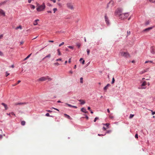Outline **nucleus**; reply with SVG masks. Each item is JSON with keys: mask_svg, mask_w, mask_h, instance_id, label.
<instances>
[{"mask_svg": "<svg viewBox=\"0 0 155 155\" xmlns=\"http://www.w3.org/2000/svg\"><path fill=\"white\" fill-rule=\"evenodd\" d=\"M47 80L49 81H51L52 79L49 77V76H47L46 77H43L40 78L38 79V81H43Z\"/></svg>", "mask_w": 155, "mask_h": 155, "instance_id": "f257e3e1", "label": "nucleus"}, {"mask_svg": "<svg viewBox=\"0 0 155 155\" xmlns=\"http://www.w3.org/2000/svg\"><path fill=\"white\" fill-rule=\"evenodd\" d=\"M119 55L120 56L124 57L125 58H128L130 57L129 54L127 52H124L122 50H120L119 53Z\"/></svg>", "mask_w": 155, "mask_h": 155, "instance_id": "f03ea898", "label": "nucleus"}, {"mask_svg": "<svg viewBox=\"0 0 155 155\" xmlns=\"http://www.w3.org/2000/svg\"><path fill=\"white\" fill-rule=\"evenodd\" d=\"M45 3H43L42 5L38 6L37 8V10L39 12L42 11L45 8Z\"/></svg>", "mask_w": 155, "mask_h": 155, "instance_id": "7ed1b4c3", "label": "nucleus"}, {"mask_svg": "<svg viewBox=\"0 0 155 155\" xmlns=\"http://www.w3.org/2000/svg\"><path fill=\"white\" fill-rule=\"evenodd\" d=\"M129 16V14L128 13H122L120 15V18L122 19H124L126 18Z\"/></svg>", "mask_w": 155, "mask_h": 155, "instance_id": "20e7f679", "label": "nucleus"}, {"mask_svg": "<svg viewBox=\"0 0 155 155\" xmlns=\"http://www.w3.org/2000/svg\"><path fill=\"white\" fill-rule=\"evenodd\" d=\"M67 7L71 10L74 9V7L72 4L71 3H68L67 4Z\"/></svg>", "mask_w": 155, "mask_h": 155, "instance_id": "39448f33", "label": "nucleus"}, {"mask_svg": "<svg viewBox=\"0 0 155 155\" xmlns=\"http://www.w3.org/2000/svg\"><path fill=\"white\" fill-rule=\"evenodd\" d=\"M116 12L120 16V15L122 14V10L120 9H118L116 10Z\"/></svg>", "mask_w": 155, "mask_h": 155, "instance_id": "423d86ee", "label": "nucleus"}, {"mask_svg": "<svg viewBox=\"0 0 155 155\" xmlns=\"http://www.w3.org/2000/svg\"><path fill=\"white\" fill-rule=\"evenodd\" d=\"M150 52H151L154 54L155 53V47H152L150 48Z\"/></svg>", "mask_w": 155, "mask_h": 155, "instance_id": "0eeeda50", "label": "nucleus"}, {"mask_svg": "<svg viewBox=\"0 0 155 155\" xmlns=\"http://www.w3.org/2000/svg\"><path fill=\"white\" fill-rule=\"evenodd\" d=\"M105 20L106 21V23L107 24L109 25V20L108 19V18L107 16L106 15H105Z\"/></svg>", "mask_w": 155, "mask_h": 155, "instance_id": "6e6552de", "label": "nucleus"}, {"mask_svg": "<svg viewBox=\"0 0 155 155\" xmlns=\"http://www.w3.org/2000/svg\"><path fill=\"white\" fill-rule=\"evenodd\" d=\"M66 104L68 105V106L70 107H72L74 108H77V107L76 106L72 105L71 104H69L68 103H66Z\"/></svg>", "mask_w": 155, "mask_h": 155, "instance_id": "1a4fd4ad", "label": "nucleus"}, {"mask_svg": "<svg viewBox=\"0 0 155 155\" xmlns=\"http://www.w3.org/2000/svg\"><path fill=\"white\" fill-rule=\"evenodd\" d=\"M147 85V82L146 81H144L141 84V86L142 87V89H145L146 87H143Z\"/></svg>", "mask_w": 155, "mask_h": 155, "instance_id": "9d476101", "label": "nucleus"}, {"mask_svg": "<svg viewBox=\"0 0 155 155\" xmlns=\"http://www.w3.org/2000/svg\"><path fill=\"white\" fill-rule=\"evenodd\" d=\"M1 104L3 105L5 107V110H7L8 109V107H7V105L4 103H2Z\"/></svg>", "mask_w": 155, "mask_h": 155, "instance_id": "9b49d317", "label": "nucleus"}, {"mask_svg": "<svg viewBox=\"0 0 155 155\" xmlns=\"http://www.w3.org/2000/svg\"><path fill=\"white\" fill-rule=\"evenodd\" d=\"M0 13L4 16H5V12L2 9H0Z\"/></svg>", "mask_w": 155, "mask_h": 155, "instance_id": "f8f14e48", "label": "nucleus"}, {"mask_svg": "<svg viewBox=\"0 0 155 155\" xmlns=\"http://www.w3.org/2000/svg\"><path fill=\"white\" fill-rule=\"evenodd\" d=\"M39 19L35 20L33 22V25H38V21H39Z\"/></svg>", "mask_w": 155, "mask_h": 155, "instance_id": "ddd939ff", "label": "nucleus"}, {"mask_svg": "<svg viewBox=\"0 0 155 155\" xmlns=\"http://www.w3.org/2000/svg\"><path fill=\"white\" fill-rule=\"evenodd\" d=\"M152 29V27H150L145 29L143 31H147Z\"/></svg>", "mask_w": 155, "mask_h": 155, "instance_id": "4468645a", "label": "nucleus"}, {"mask_svg": "<svg viewBox=\"0 0 155 155\" xmlns=\"http://www.w3.org/2000/svg\"><path fill=\"white\" fill-rule=\"evenodd\" d=\"M64 115L65 116V117L68 118V119L70 120H71L72 118L71 117L68 115H67L66 114H64Z\"/></svg>", "mask_w": 155, "mask_h": 155, "instance_id": "2eb2a0df", "label": "nucleus"}, {"mask_svg": "<svg viewBox=\"0 0 155 155\" xmlns=\"http://www.w3.org/2000/svg\"><path fill=\"white\" fill-rule=\"evenodd\" d=\"M81 110L82 112L85 113H87V112L86 111V109L84 107L82 108Z\"/></svg>", "mask_w": 155, "mask_h": 155, "instance_id": "dca6fc26", "label": "nucleus"}, {"mask_svg": "<svg viewBox=\"0 0 155 155\" xmlns=\"http://www.w3.org/2000/svg\"><path fill=\"white\" fill-rule=\"evenodd\" d=\"M51 57V54H48V55L46 56L43 59V60H44L46 58H50Z\"/></svg>", "mask_w": 155, "mask_h": 155, "instance_id": "f3484780", "label": "nucleus"}, {"mask_svg": "<svg viewBox=\"0 0 155 155\" xmlns=\"http://www.w3.org/2000/svg\"><path fill=\"white\" fill-rule=\"evenodd\" d=\"M79 101L81 102V104H84L85 103V102L83 100H78Z\"/></svg>", "mask_w": 155, "mask_h": 155, "instance_id": "a211bd4d", "label": "nucleus"}, {"mask_svg": "<svg viewBox=\"0 0 155 155\" xmlns=\"http://www.w3.org/2000/svg\"><path fill=\"white\" fill-rule=\"evenodd\" d=\"M26 103H15V105H21V104H26Z\"/></svg>", "mask_w": 155, "mask_h": 155, "instance_id": "6ab92c4d", "label": "nucleus"}, {"mask_svg": "<svg viewBox=\"0 0 155 155\" xmlns=\"http://www.w3.org/2000/svg\"><path fill=\"white\" fill-rule=\"evenodd\" d=\"M109 117L110 119H113L114 118V117L112 115V114H110L109 115Z\"/></svg>", "mask_w": 155, "mask_h": 155, "instance_id": "aec40b11", "label": "nucleus"}, {"mask_svg": "<svg viewBox=\"0 0 155 155\" xmlns=\"http://www.w3.org/2000/svg\"><path fill=\"white\" fill-rule=\"evenodd\" d=\"M21 82V81H20V80H19L18 81V82L17 83H16V84H13L12 85V86H16V85H17L19 83H20Z\"/></svg>", "mask_w": 155, "mask_h": 155, "instance_id": "412c9836", "label": "nucleus"}, {"mask_svg": "<svg viewBox=\"0 0 155 155\" xmlns=\"http://www.w3.org/2000/svg\"><path fill=\"white\" fill-rule=\"evenodd\" d=\"M31 53L29 54V55H28L24 59V60L25 61L28 58L30 57L31 56Z\"/></svg>", "mask_w": 155, "mask_h": 155, "instance_id": "4be33fe9", "label": "nucleus"}, {"mask_svg": "<svg viewBox=\"0 0 155 155\" xmlns=\"http://www.w3.org/2000/svg\"><path fill=\"white\" fill-rule=\"evenodd\" d=\"M145 72H146V71H144V70L142 71H140L139 73L140 74H143L145 73Z\"/></svg>", "mask_w": 155, "mask_h": 155, "instance_id": "5701e85b", "label": "nucleus"}, {"mask_svg": "<svg viewBox=\"0 0 155 155\" xmlns=\"http://www.w3.org/2000/svg\"><path fill=\"white\" fill-rule=\"evenodd\" d=\"M25 124V121H22L21 122V124L22 125L24 126Z\"/></svg>", "mask_w": 155, "mask_h": 155, "instance_id": "b1692460", "label": "nucleus"}, {"mask_svg": "<svg viewBox=\"0 0 155 155\" xmlns=\"http://www.w3.org/2000/svg\"><path fill=\"white\" fill-rule=\"evenodd\" d=\"M57 51L58 52V55H61V52H60V50L59 49H57Z\"/></svg>", "mask_w": 155, "mask_h": 155, "instance_id": "393cba45", "label": "nucleus"}, {"mask_svg": "<svg viewBox=\"0 0 155 155\" xmlns=\"http://www.w3.org/2000/svg\"><path fill=\"white\" fill-rule=\"evenodd\" d=\"M18 29H22V27L21 25H20L18 27H17L16 28V30H17Z\"/></svg>", "mask_w": 155, "mask_h": 155, "instance_id": "a878e982", "label": "nucleus"}, {"mask_svg": "<svg viewBox=\"0 0 155 155\" xmlns=\"http://www.w3.org/2000/svg\"><path fill=\"white\" fill-rule=\"evenodd\" d=\"M148 63H153V62L152 61H146L145 62V64Z\"/></svg>", "mask_w": 155, "mask_h": 155, "instance_id": "bb28decb", "label": "nucleus"}, {"mask_svg": "<svg viewBox=\"0 0 155 155\" xmlns=\"http://www.w3.org/2000/svg\"><path fill=\"white\" fill-rule=\"evenodd\" d=\"M134 114H130V117H129V118L130 119H131V118H132L134 116Z\"/></svg>", "mask_w": 155, "mask_h": 155, "instance_id": "cd10ccee", "label": "nucleus"}, {"mask_svg": "<svg viewBox=\"0 0 155 155\" xmlns=\"http://www.w3.org/2000/svg\"><path fill=\"white\" fill-rule=\"evenodd\" d=\"M114 82H115L114 78H112V81L111 83V84H114Z\"/></svg>", "mask_w": 155, "mask_h": 155, "instance_id": "c85d7f7f", "label": "nucleus"}, {"mask_svg": "<svg viewBox=\"0 0 155 155\" xmlns=\"http://www.w3.org/2000/svg\"><path fill=\"white\" fill-rule=\"evenodd\" d=\"M103 125L106 126L107 127H108L110 124L109 123H106L105 124H103Z\"/></svg>", "mask_w": 155, "mask_h": 155, "instance_id": "c756f323", "label": "nucleus"}, {"mask_svg": "<svg viewBox=\"0 0 155 155\" xmlns=\"http://www.w3.org/2000/svg\"><path fill=\"white\" fill-rule=\"evenodd\" d=\"M10 74L6 71L5 72V76L6 77H7L8 75Z\"/></svg>", "mask_w": 155, "mask_h": 155, "instance_id": "7c9ffc66", "label": "nucleus"}, {"mask_svg": "<svg viewBox=\"0 0 155 155\" xmlns=\"http://www.w3.org/2000/svg\"><path fill=\"white\" fill-rule=\"evenodd\" d=\"M111 132H112V130H107V132H106V133H105V134H106V133H107V134H109V133H110Z\"/></svg>", "mask_w": 155, "mask_h": 155, "instance_id": "2f4dec72", "label": "nucleus"}, {"mask_svg": "<svg viewBox=\"0 0 155 155\" xmlns=\"http://www.w3.org/2000/svg\"><path fill=\"white\" fill-rule=\"evenodd\" d=\"M87 54L88 55H89L90 53V50L88 49H87Z\"/></svg>", "mask_w": 155, "mask_h": 155, "instance_id": "473e14b6", "label": "nucleus"}, {"mask_svg": "<svg viewBox=\"0 0 155 155\" xmlns=\"http://www.w3.org/2000/svg\"><path fill=\"white\" fill-rule=\"evenodd\" d=\"M108 87H107V86H106L104 87V90L105 91H106L107 90V89H108Z\"/></svg>", "mask_w": 155, "mask_h": 155, "instance_id": "72a5a7b5", "label": "nucleus"}, {"mask_svg": "<svg viewBox=\"0 0 155 155\" xmlns=\"http://www.w3.org/2000/svg\"><path fill=\"white\" fill-rule=\"evenodd\" d=\"M45 116H47V117H52V116H50V115H49V114L48 113H47V114H45Z\"/></svg>", "mask_w": 155, "mask_h": 155, "instance_id": "f704fd0d", "label": "nucleus"}, {"mask_svg": "<svg viewBox=\"0 0 155 155\" xmlns=\"http://www.w3.org/2000/svg\"><path fill=\"white\" fill-rule=\"evenodd\" d=\"M83 78H81L80 79V82L81 83H83Z\"/></svg>", "mask_w": 155, "mask_h": 155, "instance_id": "c9c22d12", "label": "nucleus"}, {"mask_svg": "<svg viewBox=\"0 0 155 155\" xmlns=\"http://www.w3.org/2000/svg\"><path fill=\"white\" fill-rule=\"evenodd\" d=\"M64 44V42H62L61 44H60L59 45V47H61V46L62 45H63Z\"/></svg>", "mask_w": 155, "mask_h": 155, "instance_id": "e433bc0d", "label": "nucleus"}, {"mask_svg": "<svg viewBox=\"0 0 155 155\" xmlns=\"http://www.w3.org/2000/svg\"><path fill=\"white\" fill-rule=\"evenodd\" d=\"M149 1L150 2L152 3H155V0H149Z\"/></svg>", "mask_w": 155, "mask_h": 155, "instance_id": "4c0bfd02", "label": "nucleus"}, {"mask_svg": "<svg viewBox=\"0 0 155 155\" xmlns=\"http://www.w3.org/2000/svg\"><path fill=\"white\" fill-rule=\"evenodd\" d=\"M127 35H130V31H128L127 32Z\"/></svg>", "mask_w": 155, "mask_h": 155, "instance_id": "58836bf2", "label": "nucleus"}, {"mask_svg": "<svg viewBox=\"0 0 155 155\" xmlns=\"http://www.w3.org/2000/svg\"><path fill=\"white\" fill-rule=\"evenodd\" d=\"M98 118L97 117H96L94 118V122H95L98 119Z\"/></svg>", "mask_w": 155, "mask_h": 155, "instance_id": "ea45409f", "label": "nucleus"}, {"mask_svg": "<svg viewBox=\"0 0 155 155\" xmlns=\"http://www.w3.org/2000/svg\"><path fill=\"white\" fill-rule=\"evenodd\" d=\"M77 46L78 47V48H79L81 46V44L80 43H77Z\"/></svg>", "mask_w": 155, "mask_h": 155, "instance_id": "a19ab883", "label": "nucleus"}, {"mask_svg": "<svg viewBox=\"0 0 155 155\" xmlns=\"http://www.w3.org/2000/svg\"><path fill=\"white\" fill-rule=\"evenodd\" d=\"M53 11H54V13L57 10V9L56 8H54L53 9Z\"/></svg>", "mask_w": 155, "mask_h": 155, "instance_id": "79ce46f5", "label": "nucleus"}, {"mask_svg": "<svg viewBox=\"0 0 155 155\" xmlns=\"http://www.w3.org/2000/svg\"><path fill=\"white\" fill-rule=\"evenodd\" d=\"M150 110L151 112H152V114L153 115L155 114V111H153L152 110Z\"/></svg>", "mask_w": 155, "mask_h": 155, "instance_id": "37998d69", "label": "nucleus"}, {"mask_svg": "<svg viewBox=\"0 0 155 155\" xmlns=\"http://www.w3.org/2000/svg\"><path fill=\"white\" fill-rule=\"evenodd\" d=\"M68 47L70 49H73L74 48V47L72 46H68Z\"/></svg>", "mask_w": 155, "mask_h": 155, "instance_id": "c03bdc74", "label": "nucleus"}, {"mask_svg": "<svg viewBox=\"0 0 155 155\" xmlns=\"http://www.w3.org/2000/svg\"><path fill=\"white\" fill-rule=\"evenodd\" d=\"M135 138H137H137H138V134H135Z\"/></svg>", "mask_w": 155, "mask_h": 155, "instance_id": "a18cd8bd", "label": "nucleus"}, {"mask_svg": "<svg viewBox=\"0 0 155 155\" xmlns=\"http://www.w3.org/2000/svg\"><path fill=\"white\" fill-rule=\"evenodd\" d=\"M24 43V41H21L20 42V45H22Z\"/></svg>", "mask_w": 155, "mask_h": 155, "instance_id": "49530a36", "label": "nucleus"}, {"mask_svg": "<svg viewBox=\"0 0 155 155\" xmlns=\"http://www.w3.org/2000/svg\"><path fill=\"white\" fill-rule=\"evenodd\" d=\"M31 8L33 9H34L35 8V6L33 5H31Z\"/></svg>", "mask_w": 155, "mask_h": 155, "instance_id": "de8ad7c7", "label": "nucleus"}, {"mask_svg": "<svg viewBox=\"0 0 155 155\" xmlns=\"http://www.w3.org/2000/svg\"><path fill=\"white\" fill-rule=\"evenodd\" d=\"M54 65H58H58H59V63H58V62H56V63H54Z\"/></svg>", "mask_w": 155, "mask_h": 155, "instance_id": "09e8293b", "label": "nucleus"}, {"mask_svg": "<svg viewBox=\"0 0 155 155\" xmlns=\"http://www.w3.org/2000/svg\"><path fill=\"white\" fill-rule=\"evenodd\" d=\"M61 61V58H59V59H57L56 60V61Z\"/></svg>", "mask_w": 155, "mask_h": 155, "instance_id": "8fccbe9b", "label": "nucleus"}, {"mask_svg": "<svg viewBox=\"0 0 155 155\" xmlns=\"http://www.w3.org/2000/svg\"><path fill=\"white\" fill-rule=\"evenodd\" d=\"M145 71H146V72L147 71L149 70V68H146V69L144 70Z\"/></svg>", "mask_w": 155, "mask_h": 155, "instance_id": "3c124183", "label": "nucleus"}, {"mask_svg": "<svg viewBox=\"0 0 155 155\" xmlns=\"http://www.w3.org/2000/svg\"><path fill=\"white\" fill-rule=\"evenodd\" d=\"M3 55V53L0 51V56H2Z\"/></svg>", "mask_w": 155, "mask_h": 155, "instance_id": "603ef678", "label": "nucleus"}, {"mask_svg": "<svg viewBox=\"0 0 155 155\" xmlns=\"http://www.w3.org/2000/svg\"><path fill=\"white\" fill-rule=\"evenodd\" d=\"M3 37V35H0V39H2V38Z\"/></svg>", "mask_w": 155, "mask_h": 155, "instance_id": "864d4df0", "label": "nucleus"}, {"mask_svg": "<svg viewBox=\"0 0 155 155\" xmlns=\"http://www.w3.org/2000/svg\"><path fill=\"white\" fill-rule=\"evenodd\" d=\"M105 134H98V135L99 136H101L105 135Z\"/></svg>", "mask_w": 155, "mask_h": 155, "instance_id": "5fc2aeb1", "label": "nucleus"}, {"mask_svg": "<svg viewBox=\"0 0 155 155\" xmlns=\"http://www.w3.org/2000/svg\"><path fill=\"white\" fill-rule=\"evenodd\" d=\"M57 4L59 6H61V3H58Z\"/></svg>", "mask_w": 155, "mask_h": 155, "instance_id": "6e6d98bb", "label": "nucleus"}, {"mask_svg": "<svg viewBox=\"0 0 155 155\" xmlns=\"http://www.w3.org/2000/svg\"><path fill=\"white\" fill-rule=\"evenodd\" d=\"M71 58H70L69 60H68V62L70 63H71Z\"/></svg>", "mask_w": 155, "mask_h": 155, "instance_id": "4d7b16f0", "label": "nucleus"}, {"mask_svg": "<svg viewBox=\"0 0 155 155\" xmlns=\"http://www.w3.org/2000/svg\"><path fill=\"white\" fill-rule=\"evenodd\" d=\"M11 114L12 115H14V116H15V114H14V112H12L11 113Z\"/></svg>", "mask_w": 155, "mask_h": 155, "instance_id": "13d9d810", "label": "nucleus"}, {"mask_svg": "<svg viewBox=\"0 0 155 155\" xmlns=\"http://www.w3.org/2000/svg\"><path fill=\"white\" fill-rule=\"evenodd\" d=\"M103 129L104 130H106V128H105L104 127H103Z\"/></svg>", "mask_w": 155, "mask_h": 155, "instance_id": "bf43d9fd", "label": "nucleus"}, {"mask_svg": "<svg viewBox=\"0 0 155 155\" xmlns=\"http://www.w3.org/2000/svg\"><path fill=\"white\" fill-rule=\"evenodd\" d=\"M107 112H108V113H110V110H109V109H108H108H107Z\"/></svg>", "mask_w": 155, "mask_h": 155, "instance_id": "052dcab7", "label": "nucleus"}, {"mask_svg": "<svg viewBox=\"0 0 155 155\" xmlns=\"http://www.w3.org/2000/svg\"><path fill=\"white\" fill-rule=\"evenodd\" d=\"M51 1H52L54 3H55L56 2V0H51Z\"/></svg>", "mask_w": 155, "mask_h": 155, "instance_id": "680f3d73", "label": "nucleus"}, {"mask_svg": "<svg viewBox=\"0 0 155 155\" xmlns=\"http://www.w3.org/2000/svg\"><path fill=\"white\" fill-rule=\"evenodd\" d=\"M47 12L48 13H51V11H47Z\"/></svg>", "mask_w": 155, "mask_h": 155, "instance_id": "e2e57ef3", "label": "nucleus"}, {"mask_svg": "<svg viewBox=\"0 0 155 155\" xmlns=\"http://www.w3.org/2000/svg\"><path fill=\"white\" fill-rule=\"evenodd\" d=\"M47 112H52V111L51 110H46Z\"/></svg>", "mask_w": 155, "mask_h": 155, "instance_id": "0e129e2a", "label": "nucleus"}, {"mask_svg": "<svg viewBox=\"0 0 155 155\" xmlns=\"http://www.w3.org/2000/svg\"><path fill=\"white\" fill-rule=\"evenodd\" d=\"M48 42H54V41H51V40H49V41H48Z\"/></svg>", "mask_w": 155, "mask_h": 155, "instance_id": "69168bd1", "label": "nucleus"}, {"mask_svg": "<svg viewBox=\"0 0 155 155\" xmlns=\"http://www.w3.org/2000/svg\"><path fill=\"white\" fill-rule=\"evenodd\" d=\"M84 62H85V61H84V60H83V61H82V64H84Z\"/></svg>", "mask_w": 155, "mask_h": 155, "instance_id": "338daca9", "label": "nucleus"}, {"mask_svg": "<svg viewBox=\"0 0 155 155\" xmlns=\"http://www.w3.org/2000/svg\"><path fill=\"white\" fill-rule=\"evenodd\" d=\"M31 0H28V2L29 3H30L31 2Z\"/></svg>", "mask_w": 155, "mask_h": 155, "instance_id": "774afa93", "label": "nucleus"}]
</instances>
